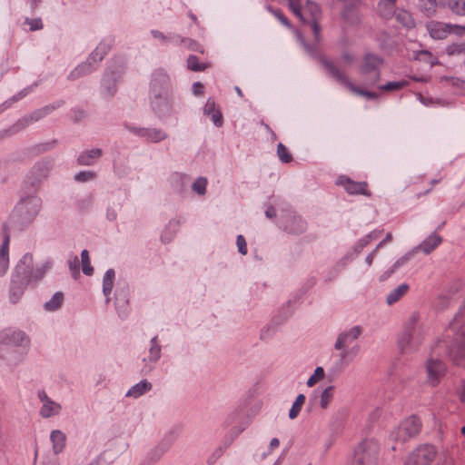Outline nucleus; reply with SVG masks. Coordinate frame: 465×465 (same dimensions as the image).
Returning <instances> with one entry per match:
<instances>
[{"mask_svg": "<svg viewBox=\"0 0 465 465\" xmlns=\"http://www.w3.org/2000/svg\"><path fill=\"white\" fill-rule=\"evenodd\" d=\"M460 400L461 402L465 403V380L463 381L460 391Z\"/></svg>", "mask_w": 465, "mask_h": 465, "instance_id": "60", "label": "nucleus"}, {"mask_svg": "<svg viewBox=\"0 0 465 465\" xmlns=\"http://www.w3.org/2000/svg\"><path fill=\"white\" fill-rule=\"evenodd\" d=\"M442 239L436 233L430 234L423 242L420 245V249L426 254L431 252L436 249L441 242Z\"/></svg>", "mask_w": 465, "mask_h": 465, "instance_id": "22", "label": "nucleus"}, {"mask_svg": "<svg viewBox=\"0 0 465 465\" xmlns=\"http://www.w3.org/2000/svg\"><path fill=\"white\" fill-rule=\"evenodd\" d=\"M82 259V270L86 275H92L94 273V268L91 265L89 252L87 250H84L81 253Z\"/></svg>", "mask_w": 465, "mask_h": 465, "instance_id": "36", "label": "nucleus"}, {"mask_svg": "<svg viewBox=\"0 0 465 465\" xmlns=\"http://www.w3.org/2000/svg\"><path fill=\"white\" fill-rule=\"evenodd\" d=\"M74 178L77 182H86L94 178V173L90 171H84L78 173Z\"/></svg>", "mask_w": 465, "mask_h": 465, "instance_id": "48", "label": "nucleus"}, {"mask_svg": "<svg viewBox=\"0 0 465 465\" xmlns=\"http://www.w3.org/2000/svg\"><path fill=\"white\" fill-rule=\"evenodd\" d=\"M64 302V294L62 292H56L53 297L45 303L44 308L45 311L54 312L61 307Z\"/></svg>", "mask_w": 465, "mask_h": 465, "instance_id": "27", "label": "nucleus"}, {"mask_svg": "<svg viewBox=\"0 0 465 465\" xmlns=\"http://www.w3.org/2000/svg\"><path fill=\"white\" fill-rule=\"evenodd\" d=\"M305 396L303 394H299L296 397L295 401L293 402L290 411H289V418L293 420L298 417L304 402H305Z\"/></svg>", "mask_w": 465, "mask_h": 465, "instance_id": "31", "label": "nucleus"}, {"mask_svg": "<svg viewBox=\"0 0 465 465\" xmlns=\"http://www.w3.org/2000/svg\"><path fill=\"white\" fill-rule=\"evenodd\" d=\"M408 84V82L405 80L399 82H389L386 84L381 85L379 88L385 92H391L395 90H400L405 87Z\"/></svg>", "mask_w": 465, "mask_h": 465, "instance_id": "41", "label": "nucleus"}, {"mask_svg": "<svg viewBox=\"0 0 465 465\" xmlns=\"http://www.w3.org/2000/svg\"><path fill=\"white\" fill-rule=\"evenodd\" d=\"M297 36H298L300 43L303 45L305 51L307 53H309L310 54H312L315 52L316 48L314 46H311V45L305 44L300 34H298Z\"/></svg>", "mask_w": 465, "mask_h": 465, "instance_id": "55", "label": "nucleus"}, {"mask_svg": "<svg viewBox=\"0 0 465 465\" xmlns=\"http://www.w3.org/2000/svg\"><path fill=\"white\" fill-rule=\"evenodd\" d=\"M268 10L286 27H291L290 21L278 10H273L268 6Z\"/></svg>", "mask_w": 465, "mask_h": 465, "instance_id": "46", "label": "nucleus"}, {"mask_svg": "<svg viewBox=\"0 0 465 465\" xmlns=\"http://www.w3.org/2000/svg\"><path fill=\"white\" fill-rule=\"evenodd\" d=\"M395 6H390L387 3L379 2L378 11L383 17H391L394 14Z\"/></svg>", "mask_w": 465, "mask_h": 465, "instance_id": "43", "label": "nucleus"}, {"mask_svg": "<svg viewBox=\"0 0 465 465\" xmlns=\"http://www.w3.org/2000/svg\"><path fill=\"white\" fill-rule=\"evenodd\" d=\"M421 341L420 328L418 325V316L412 315L404 331L398 340V345L401 352L409 348H415Z\"/></svg>", "mask_w": 465, "mask_h": 465, "instance_id": "10", "label": "nucleus"}, {"mask_svg": "<svg viewBox=\"0 0 465 465\" xmlns=\"http://www.w3.org/2000/svg\"><path fill=\"white\" fill-rule=\"evenodd\" d=\"M280 446V440L277 438H273L270 442V449L273 450Z\"/></svg>", "mask_w": 465, "mask_h": 465, "instance_id": "61", "label": "nucleus"}, {"mask_svg": "<svg viewBox=\"0 0 465 465\" xmlns=\"http://www.w3.org/2000/svg\"><path fill=\"white\" fill-rule=\"evenodd\" d=\"M152 389V384L147 381H142L134 385L126 393V396L138 398Z\"/></svg>", "mask_w": 465, "mask_h": 465, "instance_id": "25", "label": "nucleus"}, {"mask_svg": "<svg viewBox=\"0 0 465 465\" xmlns=\"http://www.w3.org/2000/svg\"><path fill=\"white\" fill-rule=\"evenodd\" d=\"M325 372L322 367H317L314 370V372L312 375L309 377L307 380V386L308 387H313L316 385L320 381H322L324 378Z\"/></svg>", "mask_w": 465, "mask_h": 465, "instance_id": "37", "label": "nucleus"}, {"mask_svg": "<svg viewBox=\"0 0 465 465\" xmlns=\"http://www.w3.org/2000/svg\"><path fill=\"white\" fill-rule=\"evenodd\" d=\"M38 399L42 403L39 414L42 418L48 419L60 414L62 406L59 402L53 401L45 391H38Z\"/></svg>", "mask_w": 465, "mask_h": 465, "instance_id": "16", "label": "nucleus"}, {"mask_svg": "<svg viewBox=\"0 0 465 465\" xmlns=\"http://www.w3.org/2000/svg\"><path fill=\"white\" fill-rule=\"evenodd\" d=\"M52 267L53 262L50 260H47L43 263L37 265L29 272L28 275H26L27 282L40 281L45 276V274L51 270Z\"/></svg>", "mask_w": 465, "mask_h": 465, "instance_id": "19", "label": "nucleus"}, {"mask_svg": "<svg viewBox=\"0 0 465 465\" xmlns=\"http://www.w3.org/2000/svg\"><path fill=\"white\" fill-rule=\"evenodd\" d=\"M342 17L345 21L350 24H354L358 22L359 17L358 14L354 8H348L342 13Z\"/></svg>", "mask_w": 465, "mask_h": 465, "instance_id": "45", "label": "nucleus"}, {"mask_svg": "<svg viewBox=\"0 0 465 465\" xmlns=\"http://www.w3.org/2000/svg\"><path fill=\"white\" fill-rule=\"evenodd\" d=\"M25 23L30 25V29L32 31L43 28L42 21L39 18H36V19H26Z\"/></svg>", "mask_w": 465, "mask_h": 465, "instance_id": "49", "label": "nucleus"}, {"mask_svg": "<svg viewBox=\"0 0 465 465\" xmlns=\"http://www.w3.org/2000/svg\"><path fill=\"white\" fill-rule=\"evenodd\" d=\"M429 60L430 65H434L435 64V58H433L432 54L428 52V51H421L420 54H419V59H427Z\"/></svg>", "mask_w": 465, "mask_h": 465, "instance_id": "54", "label": "nucleus"}, {"mask_svg": "<svg viewBox=\"0 0 465 465\" xmlns=\"http://www.w3.org/2000/svg\"><path fill=\"white\" fill-rule=\"evenodd\" d=\"M42 207V200L38 196H29L22 199L15 208L14 215L22 225L33 223Z\"/></svg>", "mask_w": 465, "mask_h": 465, "instance_id": "8", "label": "nucleus"}, {"mask_svg": "<svg viewBox=\"0 0 465 465\" xmlns=\"http://www.w3.org/2000/svg\"><path fill=\"white\" fill-rule=\"evenodd\" d=\"M265 214L268 218H272L276 215V213H275V210L274 208L272 207H269L266 212H265Z\"/></svg>", "mask_w": 465, "mask_h": 465, "instance_id": "63", "label": "nucleus"}, {"mask_svg": "<svg viewBox=\"0 0 465 465\" xmlns=\"http://www.w3.org/2000/svg\"><path fill=\"white\" fill-rule=\"evenodd\" d=\"M211 119L216 126H222L223 124V116L222 114L217 110L214 113L211 114Z\"/></svg>", "mask_w": 465, "mask_h": 465, "instance_id": "52", "label": "nucleus"}, {"mask_svg": "<svg viewBox=\"0 0 465 465\" xmlns=\"http://www.w3.org/2000/svg\"><path fill=\"white\" fill-rule=\"evenodd\" d=\"M410 287L407 283H402L392 290L387 296L386 302L389 305H392L405 296Z\"/></svg>", "mask_w": 465, "mask_h": 465, "instance_id": "23", "label": "nucleus"}, {"mask_svg": "<svg viewBox=\"0 0 465 465\" xmlns=\"http://www.w3.org/2000/svg\"><path fill=\"white\" fill-rule=\"evenodd\" d=\"M437 451L433 445L422 444L413 450L406 460V465H430Z\"/></svg>", "mask_w": 465, "mask_h": 465, "instance_id": "14", "label": "nucleus"}, {"mask_svg": "<svg viewBox=\"0 0 465 465\" xmlns=\"http://www.w3.org/2000/svg\"><path fill=\"white\" fill-rule=\"evenodd\" d=\"M79 259L77 256H74L73 260L69 262V268L74 276L79 274Z\"/></svg>", "mask_w": 465, "mask_h": 465, "instance_id": "51", "label": "nucleus"}, {"mask_svg": "<svg viewBox=\"0 0 465 465\" xmlns=\"http://www.w3.org/2000/svg\"><path fill=\"white\" fill-rule=\"evenodd\" d=\"M188 68L192 71H203L206 66L199 63L195 55H190L187 59Z\"/></svg>", "mask_w": 465, "mask_h": 465, "instance_id": "44", "label": "nucleus"}, {"mask_svg": "<svg viewBox=\"0 0 465 465\" xmlns=\"http://www.w3.org/2000/svg\"><path fill=\"white\" fill-rule=\"evenodd\" d=\"M207 179L204 177L198 178L193 183V190L200 195H203L206 192Z\"/></svg>", "mask_w": 465, "mask_h": 465, "instance_id": "42", "label": "nucleus"}, {"mask_svg": "<svg viewBox=\"0 0 465 465\" xmlns=\"http://www.w3.org/2000/svg\"><path fill=\"white\" fill-rule=\"evenodd\" d=\"M420 9L427 16H431L436 13V0H420Z\"/></svg>", "mask_w": 465, "mask_h": 465, "instance_id": "30", "label": "nucleus"}, {"mask_svg": "<svg viewBox=\"0 0 465 465\" xmlns=\"http://www.w3.org/2000/svg\"><path fill=\"white\" fill-rule=\"evenodd\" d=\"M380 233L381 232L378 231H373V232H370L368 235L361 238L356 246V252H361V250L364 247H366L371 241L378 239L380 236Z\"/></svg>", "mask_w": 465, "mask_h": 465, "instance_id": "34", "label": "nucleus"}, {"mask_svg": "<svg viewBox=\"0 0 465 465\" xmlns=\"http://www.w3.org/2000/svg\"><path fill=\"white\" fill-rule=\"evenodd\" d=\"M392 240V234L391 232H388L386 237L376 246V250H379L381 247H382L386 242H390Z\"/></svg>", "mask_w": 465, "mask_h": 465, "instance_id": "57", "label": "nucleus"}, {"mask_svg": "<svg viewBox=\"0 0 465 465\" xmlns=\"http://www.w3.org/2000/svg\"><path fill=\"white\" fill-rule=\"evenodd\" d=\"M396 19L399 23L402 24L407 28L415 26V21L411 15L407 11H401L397 14Z\"/></svg>", "mask_w": 465, "mask_h": 465, "instance_id": "32", "label": "nucleus"}, {"mask_svg": "<svg viewBox=\"0 0 465 465\" xmlns=\"http://www.w3.org/2000/svg\"><path fill=\"white\" fill-rule=\"evenodd\" d=\"M161 346L157 342V337L154 336L151 341V348L149 350V358L152 361L155 362L160 359Z\"/></svg>", "mask_w": 465, "mask_h": 465, "instance_id": "35", "label": "nucleus"}, {"mask_svg": "<svg viewBox=\"0 0 465 465\" xmlns=\"http://www.w3.org/2000/svg\"><path fill=\"white\" fill-rule=\"evenodd\" d=\"M101 153L102 152L100 149H92L90 151L83 153L78 157V163L83 165H92L94 163V161L100 157Z\"/></svg>", "mask_w": 465, "mask_h": 465, "instance_id": "26", "label": "nucleus"}, {"mask_svg": "<svg viewBox=\"0 0 465 465\" xmlns=\"http://www.w3.org/2000/svg\"><path fill=\"white\" fill-rule=\"evenodd\" d=\"M361 333V327L354 326L338 335L334 348L340 351V359L341 361L350 362L358 354L360 345L357 340Z\"/></svg>", "mask_w": 465, "mask_h": 465, "instance_id": "4", "label": "nucleus"}, {"mask_svg": "<svg viewBox=\"0 0 465 465\" xmlns=\"http://www.w3.org/2000/svg\"><path fill=\"white\" fill-rule=\"evenodd\" d=\"M354 55L349 52H344L341 54V62L346 65L351 64L354 62Z\"/></svg>", "mask_w": 465, "mask_h": 465, "instance_id": "53", "label": "nucleus"}, {"mask_svg": "<svg viewBox=\"0 0 465 465\" xmlns=\"http://www.w3.org/2000/svg\"><path fill=\"white\" fill-rule=\"evenodd\" d=\"M9 243L10 236L5 232L4 235V242L0 246V275L3 276L6 273L9 266Z\"/></svg>", "mask_w": 465, "mask_h": 465, "instance_id": "18", "label": "nucleus"}, {"mask_svg": "<svg viewBox=\"0 0 465 465\" xmlns=\"http://www.w3.org/2000/svg\"><path fill=\"white\" fill-rule=\"evenodd\" d=\"M203 85L199 83V82H196L193 84V94H196V95H200L203 94Z\"/></svg>", "mask_w": 465, "mask_h": 465, "instance_id": "56", "label": "nucleus"}, {"mask_svg": "<svg viewBox=\"0 0 465 465\" xmlns=\"http://www.w3.org/2000/svg\"><path fill=\"white\" fill-rule=\"evenodd\" d=\"M449 8L458 15H465V0H448Z\"/></svg>", "mask_w": 465, "mask_h": 465, "instance_id": "33", "label": "nucleus"}, {"mask_svg": "<svg viewBox=\"0 0 465 465\" xmlns=\"http://www.w3.org/2000/svg\"><path fill=\"white\" fill-rule=\"evenodd\" d=\"M290 8L297 17L310 25L314 42L318 43L321 40L322 32L319 24L322 18V11L319 5L309 0L304 5H302V0H291Z\"/></svg>", "mask_w": 465, "mask_h": 465, "instance_id": "3", "label": "nucleus"}, {"mask_svg": "<svg viewBox=\"0 0 465 465\" xmlns=\"http://www.w3.org/2000/svg\"><path fill=\"white\" fill-rule=\"evenodd\" d=\"M380 446L375 440H364L354 450L351 465H378Z\"/></svg>", "mask_w": 465, "mask_h": 465, "instance_id": "6", "label": "nucleus"}, {"mask_svg": "<svg viewBox=\"0 0 465 465\" xmlns=\"http://www.w3.org/2000/svg\"><path fill=\"white\" fill-rule=\"evenodd\" d=\"M383 59L374 54H366L360 64L359 74L361 76V84L372 86L376 84L381 78V66Z\"/></svg>", "mask_w": 465, "mask_h": 465, "instance_id": "5", "label": "nucleus"}, {"mask_svg": "<svg viewBox=\"0 0 465 465\" xmlns=\"http://www.w3.org/2000/svg\"><path fill=\"white\" fill-rule=\"evenodd\" d=\"M33 262V255L31 253H25L19 263L15 267V276H13L10 287V301L13 303L18 302L22 297L25 290V283L20 282L19 274L25 273V267H29Z\"/></svg>", "mask_w": 465, "mask_h": 465, "instance_id": "11", "label": "nucleus"}, {"mask_svg": "<svg viewBox=\"0 0 465 465\" xmlns=\"http://www.w3.org/2000/svg\"><path fill=\"white\" fill-rule=\"evenodd\" d=\"M409 260V257L408 256H404V257H401L400 258L399 260L396 261V262L393 264V268L394 269H397L399 268L400 266L403 265L407 261Z\"/></svg>", "mask_w": 465, "mask_h": 465, "instance_id": "58", "label": "nucleus"}, {"mask_svg": "<svg viewBox=\"0 0 465 465\" xmlns=\"http://www.w3.org/2000/svg\"><path fill=\"white\" fill-rule=\"evenodd\" d=\"M333 393L334 386L331 385L322 391L320 397V406L322 409L325 410L328 408L333 399Z\"/></svg>", "mask_w": 465, "mask_h": 465, "instance_id": "29", "label": "nucleus"}, {"mask_svg": "<svg viewBox=\"0 0 465 465\" xmlns=\"http://www.w3.org/2000/svg\"><path fill=\"white\" fill-rule=\"evenodd\" d=\"M448 331L455 334L451 343L449 345L445 341H439L432 352L440 355L444 349V353L455 365L465 367V300L450 322Z\"/></svg>", "mask_w": 465, "mask_h": 465, "instance_id": "1", "label": "nucleus"}, {"mask_svg": "<svg viewBox=\"0 0 465 465\" xmlns=\"http://www.w3.org/2000/svg\"><path fill=\"white\" fill-rule=\"evenodd\" d=\"M421 430V421L417 416H410L402 420L399 426L391 431V438L395 441L405 442L417 436Z\"/></svg>", "mask_w": 465, "mask_h": 465, "instance_id": "9", "label": "nucleus"}, {"mask_svg": "<svg viewBox=\"0 0 465 465\" xmlns=\"http://www.w3.org/2000/svg\"><path fill=\"white\" fill-rule=\"evenodd\" d=\"M215 111L217 110L215 109L214 101L212 99H208L203 109L204 114L206 115H211V114L214 113Z\"/></svg>", "mask_w": 465, "mask_h": 465, "instance_id": "50", "label": "nucleus"}, {"mask_svg": "<svg viewBox=\"0 0 465 465\" xmlns=\"http://www.w3.org/2000/svg\"><path fill=\"white\" fill-rule=\"evenodd\" d=\"M189 42H190V45H189V47H190L191 49H193V50H194V51H199V49H198V44H197L196 42L192 41V40H189Z\"/></svg>", "mask_w": 465, "mask_h": 465, "instance_id": "64", "label": "nucleus"}, {"mask_svg": "<svg viewBox=\"0 0 465 465\" xmlns=\"http://www.w3.org/2000/svg\"><path fill=\"white\" fill-rule=\"evenodd\" d=\"M0 343L25 347L29 344V338L24 331L9 328L0 332Z\"/></svg>", "mask_w": 465, "mask_h": 465, "instance_id": "15", "label": "nucleus"}, {"mask_svg": "<svg viewBox=\"0 0 465 465\" xmlns=\"http://www.w3.org/2000/svg\"><path fill=\"white\" fill-rule=\"evenodd\" d=\"M110 44L105 42H101L95 50L93 52L92 56L90 57V60H93L94 62L102 61L104 55L108 53L110 50Z\"/></svg>", "mask_w": 465, "mask_h": 465, "instance_id": "28", "label": "nucleus"}, {"mask_svg": "<svg viewBox=\"0 0 465 465\" xmlns=\"http://www.w3.org/2000/svg\"><path fill=\"white\" fill-rule=\"evenodd\" d=\"M430 35L436 40H443L449 35H464L465 26L446 24L439 21H430L426 25Z\"/></svg>", "mask_w": 465, "mask_h": 465, "instance_id": "12", "label": "nucleus"}, {"mask_svg": "<svg viewBox=\"0 0 465 465\" xmlns=\"http://www.w3.org/2000/svg\"><path fill=\"white\" fill-rule=\"evenodd\" d=\"M324 67L328 70L329 74L334 78L339 84L345 86L352 94L364 96L368 99H376L378 94L370 91L365 90L363 87L366 85L358 86L354 84L350 78L347 76L344 71L339 69L331 61L323 60Z\"/></svg>", "mask_w": 465, "mask_h": 465, "instance_id": "7", "label": "nucleus"}, {"mask_svg": "<svg viewBox=\"0 0 465 465\" xmlns=\"http://www.w3.org/2000/svg\"><path fill=\"white\" fill-rule=\"evenodd\" d=\"M426 383L438 386L447 372V365L440 359L430 356L425 362Z\"/></svg>", "mask_w": 465, "mask_h": 465, "instance_id": "13", "label": "nucleus"}, {"mask_svg": "<svg viewBox=\"0 0 465 465\" xmlns=\"http://www.w3.org/2000/svg\"><path fill=\"white\" fill-rule=\"evenodd\" d=\"M378 250H376V248L366 257V263L371 266L372 264V262H373V259L375 257V254L377 252Z\"/></svg>", "mask_w": 465, "mask_h": 465, "instance_id": "59", "label": "nucleus"}, {"mask_svg": "<svg viewBox=\"0 0 465 465\" xmlns=\"http://www.w3.org/2000/svg\"><path fill=\"white\" fill-rule=\"evenodd\" d=\"M133 131L138 135L154 143L160 142L166 137L163 132L157 129H133Z\"/></svg>", "mask_w": 465, "mask_h": 465, "instance_id": "20", "label": "nucleus"}, {"mask_svg": "<svg viewBox=\"0 0 465 465\" xmlns=\"http://www.w3.org/2000/svg\"><path fill=\"white\" fill-rule=\"evenodd\" d=\"M115 272L114 269H109L104 273L103 279V293L106 299V302L110 301V295L114 287Z\"/></svg>", "mask_w": 465, "mask_h": 465, "instance_id": "21", "label": "nucleus"}, {"mask_svg": "<svg viewBox=\"0 0 465 465\" xmlns=\"http://www.w3.org/2000/svg\"><path fill=\"white\" fill-rule=\"evenodd\" d=\"M53 443V449L55 453H59L63 450L65 444V434L59 430H53L50 436Z\"/></svg>", "mask_w": 465, "mask_h": 465, "instance_id": "24", "label": "nucleus"}, {"mask_svg": "<svg viewBox=\"0 0 465 465\" xmlns=\"http://www.w3.org/2000/svg\"><path fill=\"white\" fill-rule=\"evenodd\" d=\"M236 244H237L239 252L245 255L247 253V244H246L245 239L242 235L237 236Z\"/></svg>", "mask_w": 465, "mask_h": 465, "instance_id": "47", "label": "nucleus"}, {"mask_svg": "<svg viewBox=\"0 0 465 465\" xmlns=\"http://www.w3.org/2000/svg\"><path fill=\"white\" fill-rule=\"evenodd\" d=\"M152 35L154 37V38H158V39H163L164 40L165 39V36L163 35L162 32L158 31V30H153L151 32Z\"/></svg>", "mask_w": 465, "mask_h": 465, "instance_id": "62", "label": "nucleus"}, {"mask_svg": "<svg viewBox=\"0 0 465 465\" xmlns=\"http://www.w3.org/2000/svg\"><path fill=\"white\" fill-rule=\"evenodd\" d=\"M337 183L342 185L345 191L350 194L371 195L366 182H354L346 176H340Z\"/></svg>", "mask_w": 465, "mask_h": 465, "instance_id": "17", "label": "nucleus"}, {"mask_svg": "<svg viewBox=\"0 0 465 465\" xmlns=\"http://www.w3.org/2000/svg\"><path fill=\"white\" fill-rule=\"evenodd\" d=\"M277 155L284 163H288L292 161V153L282 143H279L277 146Z\"/></svg>", "mask_w": 465, "mask_h": 465, "instance_id": "40", "label": "nucleus"}, {"mask_svg": "<svg viewBox=\"0 0 465 465\" xmlns=\"http://www.w3.org/2000/svg\"><path fill=\"white\" fill-rule=\"evenodd\" d=\"M91 71L90 63H84L83 64L78 65L74 71H72L69 74L70 79H76L82 75L88 74Z\"/></svg>", "mask_w": 465, "mask_h": 465, "instance_id": "38", "label": "nucleus"}, {"mask_svg": "<svg viewBox=\"0 0 465 465\" xmlns=\"http://www.w3.org/2000/svg\"><path fill=\"white\" fill-rule=\"evenodd\" d=\"M446 53L449 55H460L465 54V43H455L448 45Z\"/></svg>", "mask_w": 465, "mask_h": 465, "instance_id": "39", "label": "nucleus"}, {"mask_svg": "<svg viewBox=\"0 0 465 465\" xmlns=\"http://www.w3.org/2000/svg\"><path fill=\"white\" fill-rule=\"evenodd\" d=\"M151 106L159 115H166L173 111V96L168 75L162 72L153 74L151 91Z\"/></svg>", "mask_w": 465, "mask_h": 465, "instance_id": "2", "label": "nucleus"}]
</instances>
